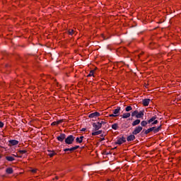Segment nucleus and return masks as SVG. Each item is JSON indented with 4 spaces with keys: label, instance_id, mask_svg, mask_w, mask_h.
Masks as SVG:
<instances>
[{
    "label": "nucleus",
    "instance_id": "ddd939ff",
    "mask_svg": "<svg viewBox=\"0 0 181 181\" xmlns=\"http://www.w3.org/2000/svg\"><path fill=\"white\" fill-rule=\"evenodd\" d=\"M83 139H84V136H81L80 137H77L76 139V141L78 143V144H81L83 142Z\"/></svg>",
    "mask_w": 181,
    "mask_h": 181
},
{
    "label": "nucleus",
    "instance_id": "c85d7f7f",
    "mask_svg": "<svg viewBox=\"0 0 181 181\" xmlns=\"http://www.w3.org/2000/svg\"><path fill=\"white\" fill-rule=\"evenodd\" d=\"M153 131H154L155 133L159 132V131H160V126L157 128L154 127V129Z\"/></svg>",
    "mask_w": 181,
    "mask_h": 181
},
{
    "label": "nucleus",
    "instance_id": "c9c22d12",
    "mask_svg": "<svg viewBox=\"0 0 181 181\" xmlns=\"http://www.w3.org/2000/svg\"><path fill=\"white\" fill-rule=\"evenodd\" d=\"M33 173H36V170H32Z\"/></svg>",
    "mask_w": 181,
    "mask_h": 181
},
{
    "label": "nucleus",
    "instance_id": "2f4dec72",
    "mask_svg": "<svg viewBox=\"0 0 181 181\" xmlns=\"http://www.w3.org/2000/svg\"><path fill=\"white\" fill-rule=\"evenodd\" d=\"M156 124H158V120L155 119L154 122L151 124L156 125Z\"/></svg>",
    "mask_w": 181,
    "mask_h": 181
},
{
    "label": "nucleus",
    "instance_id": "f03ea898",
    "mask_svg": "<svg viewBox=\"0 0 181 181\" xmlns=\"http://www.w3.org/2000/svg\"><path fill=\"white\" fill-rule=\"evenodd\" d=\"M143 128L141 126L136 127L134 130L132 132L133 135H138L141 131Z\"/></svg>",
    "mask_w": 181,
    "mask_h": 181
},
{
    "label": "nucleus",
    "instance_id": "58836bf2",
    "mask_svg": "<svg viewBox=\"0 0 181 181\" xmlns=\"http://www.w3.org/2000/svg\"><path fill=\"white\" fill-rule=\"evenodd\" d=\"M107 181H112V180H107Z\"/></svg>",
    "mask_w": 181,
    "mask_h": 181
},
{
    "label": "nucleus",
    "instance_id": "6e6552de",
    "mask_svg": "<svg viewBox=\"0 0 181 181\" xmlns=\"http://www.w3.org/2000/svg\"><path fill=\"white\" fill-rule=\"evenodd\" d=\"M149 103H151V99L143 100V105L144 107H148V105H149Z\"/></svg>",
    "mask_w": 181,
    "mask_h": 181
},
{
    "label": "nucleus",
    "instance_id": "7ed1b4c3",
    "mask_svg": "<svg viewBox=\"0 0 181 181\" xmlns=\"http://www.w3.org/2000/svg\"><path fill=\"white\" fill-rule=\"evenodd\" d=\"M125 142H127V140L125 139V138L122 137L117 140L116 144L117 145H122V144H125Z\"/></svg>",
    "mask_w": 181,
    "mask_h": 181
},
{
    "label": "nucleus",
    "instance_id": "a878e982",
    "mask_svg": "<svg viewBox=\"0 0 181 181\" xmlns=\"http://www.w3.org/2000/svg\"><path fill=\"white\" fill-rule=\"evenodd\" d=\"M125 111L127 112H129V111H132V106H127L126 108H125Z\"/></svg>",
    "mask_w": 181,
    "mask_h": 181
},
{
    "label": "nucleus",
    "instance_id": "9b49d317",
    "mask_svg": "<svg viewBox=\"0 0 181 181\" xmlns=\"http://www.w3.org/2000/svg\"><path fill=\"white\" fill-rule=\"evenodd\" d=\"M135 139V134H131L127 137V141L131 142V141H134Z\"/></svg>",
    "mask_w": 181,
    "mask_h": 181
},
{
    "label": "nucleus",
    "instance_id": "20e7f679",
    "mask_svg": "<svg viewBox=\"0 0 181 181\" xmlns=\"http://www.w3.org/2000/svg\"><path fill=\"white\" fill-rule=\"evenodd\" d=\"M101 127H102L101 123H98V122L96 123L95 122L93 123V127L95 131H98V129H100Z\"/></svg>",
    "mask_w": 181,
    "mask_h": 181
},
{
    "label": "nucleus",
    "instance_id": "cd10ccee",
    "mask_svg": "<svg viewBox=\"0 0 181 181\" xmlns=\"http://www.w3.org/2000/svg\"><path fill=\"white\" fill-rule=\"evenodd\" d=\"M136 115H138V110H135L132 112V117H136Z\"/></svg>",
    "mask_w": 181,
    "mask_h": 181
},
{
    "label": "nucleus",
    "instance_id": "412c9836",
    "mask_svg": "<svg viewBox=\"0 0 181 181\" xmlns=\"http://www.w3.org/2000/svg\"><path fill=\"white\" fill-rule=\"evenodd\" d=\"M6 159L8 160V162H13V160H15V158L12 156H7Z\"/></svg>",
    "mask_w": 181,
    "mask_h": 181
},
{
    "label": "nucleus",
    "instance_id": "f257e3e1",
    "mask_svg": "<svg viewBox=\"0 0 181 181\" xmlns=\"http://www.w3.org/2000/svg\"><path fill=\"white\" fill-rule=\"evenodd\" d=\"M74 139H76L74 136L69 135L67 136V138L65 139V144H66L67 145H71V144L74 142Z\"/></svg>",
    "mask_w": 181,
    "mask_h": 181
},
{
    "label": "nucleus",
    "instance_id": "b1692460",
    "mask_svg": "<svg viewBox=\"0 0 181 181\" xmlns=\"http://www.w3.org/2000/svg\"><path fill=\"white\" fill-rule=\"evenodd\" d=\"M69 33L70 34V35H76L77 33L74 30H73V29H70V30H69Z\"/></svg>",
    "mask_w": 181,
    "mask_h": 181
},
{
    "label": "nucleus",
    "instance_id": "39448f33",
    "mask_svg": "<svg viewBox=\"0 0 181 181\" xmlns=\"http://www.w3.org/2000/svg\"><path fill=\"white\" fill-rule=\"evenodd\" d=\"M57 139L59 141V142H63L64 139H66V134H61L59 136L57 137Z\"/></svg>",
    "mask_w": 181,
    "mask_h": 181
},
{
    "label": "nucleus",
    "instance_id": "9d476101",
    "mask_svg": "<svg viewBox=\"0 0 181 181\" xmlns=\"http://www.w3.org/2000/svg\"><path fill=\"white\" fill-rule=\"evenodd\" d=\"M139 124H141V120L137 119L132 122V127H136V125H139Z\"/></svg>",
    "mask_w": 181,
    "mask_h": 181
},
{
    "label": "nucleus",
    "instance_id": "4468645a",
    "mask_svg": "<svg viewBox=\"0 0 181 181\" xmlns=\"http://www.w3.org/2000/svg\"><path fill=\"white\" fill-rule=\"evenodd\" d=\"M100 134H103V130H98L97 132H93L92 136H95V135H100Z\"/></svg>",
    "mask_w": 181,
    "mask_h": 181
},
{
    "label": "nucleus",
    "instance_id": "f8f14e48",
    "mask_svg": "<svg viewBox=\"0 0 181 181\" xmlns=\"http://www.w3.org/2000/svg\"><path fill=\"white\" fill-rule=\"evenodd\" d=\"M144 117V111L138 112L137 115H136V118H143Z\"/></svg>",
    "mask_w": 181,
    "mask_h": 181
},
{
    "label": "nucleus",
    "instance_id": "f3484780",
    "mask_svg": "<svg viewBox=\"0 0 181 181\" xmlns=\"http://www.w3.org/2000/svg\"><path fill=\"white\" fill-rule=\"evenodd\" d=\"M9 144H11V145L15 146V145H18V144H19V141L17 140H10L9 141Z\"/></svg>",
    "mask_w": 181,
    "mask_h": 181
},
{
    "label": "nucleus",
    "instance_id": "6ab92c4d",
    "mask_svg": "<svg viewBox=\"0 0 181 181\" xmlns=\"http://www.w3.org/2000/svg\"><path fill=\"white\" fill-rule=\"evenodd\" d=\"M6 172L8 175H11V173H13V169H12L11 168H8L6 170Z\"/></svg>",
    "mask_w": 181,
    "mask_h": 181
},
{
    "label": "nucleus",
    "instance_id": "c756f323",
    "mask_svg": "<svg viewBox=\"0 0 181 181\" xmlns=\"http://www.w3.org/2000/svg\"><path fill=\"white\" fill-rule=\"evenodd\" d=\"M98 123L101 124V127H103V124H105V122L101 120V121L98 122Z\"/></svg>",
    "mask_w": 181,
    "mask_h": 181
},
{
    "label": "nucleus",
    "instance_id": "1a4fd4ad",
    "mask_svg": "<svg viewBox=\"0 0 181 181\" xmlns=\"http://www.w3.org/2000/svg\"><path fill=\"white\" fill-rule=\"evenodd\" d=\"M47 155H48V156H49L50 158H53V156H54V155H56V152H54L53 151L48 150Z\"/></svg>",
    "mask_w": 181,
    "mask_h": 181
},
{
    "label": "nucleus",
    "instance_id": "393cba45",
    "mask_svg": "<svg viewBox=\"0 0 181 181\" xmlns=\"http://www.w3.org/2000/svg\"><path fill=\"white\" fill-rule=\"evenodd\" d=\"M112 129H115V130L118 129V124H117V123L113 124L112 125Z\"/></svg>",
    "mask_w": 181,
    "mask_h": 181
},
{
    "label": "nucleus",
    "instance_id": "ea45409f",
    "mask_svg": "<svg viewBox=\"0 0 181 181\" xmlns=\"http://www.w3.org/2000/svg\"><path fill=\"white\" fill-rule=\"evenodd\" d=\"M1 158H2V156L0 155V159H1Z\"/></svg>",
    "mask_w": 181,
    "mask_h": 181
},
{
    "label": "nucleus",
    "instance_id": "72a5a7b5",
    "mask_svg": "<svg viewBox=\"0 0 181 181\" xmlns=\"http://www.w3.org/2000/svg\"><path fill=\"white\" fill-rule=\"evenodd\" d=\"M69 151H70V148H65V149H64V152H69Z\"/></svg>",
    "mask_w": 181,
    "mask_h": 181
},
{
    "label": "nucleus",
    "instance_id": "423d86ee",
    "mask_svg": "<svg viewBox=\"0 0 181 181\" xmlns=\"http://www.w3.org/2000/svg\"><path fill=\"white\" fill-rule=\"evenodd\" d=\"M101 115L98 112H95L89 115V118H97V117H100Z\"/></svg>",
    "mask_w": 181,
    "mask_h": 181
},
{
    "label": "nucleus",
    "instance_id": "bb28decb",
    "mask_svg": "<svg viewBox=\"0 0 181 181\" xmlns=\"http://www.w3.org/2000/svg\"><path fill=\"white\" fill-rule=\"evenodd\" d=\"M76 149H78V146L69 148V151L73 152L74 151H76Z\"/></svg>",
    "mask_w": 181,
    "mask_h": 181
},
{
    "label": "nucleus",
    "instance_id": "0eeeda50",
    "mask_svg": "<svg viewBox=\"0 0 181 181\" xmlns=\"http://www.w3.org/2000/svg\"><path fill=\"white\" fill-rule=\"evenodd\" d=\"M120 111H121V107H117V109H115V110H113V114H115V115L116 117H118V115H119Z\"/></svg>",
    "mask_w": 181,
    "mask_h": 181
},
{
    "label": "nucleus",
    "instance_id": "5701e85b",
    "mask_svg": "<svg viewBox=\"0 0 181 181\" xmlns=\"http://www.w3.org/2000/svg\"><path fill=\"white\" fill-rule=\"evenodd\" d=\"M148 122L145 121V120H143L141 122V127H146L148 125Z\"/></svg>",
    "mask_w": 181,
    "mask_h": 181
},
{
    "label": "nucleus",
    "instance_id": "4c0bfd02",
    "mask_svg": "<svg viewBox=\"0 0 181 181\" xmlns=\"http://www.w3.org/2000/svg\"><path fill=\"white\" fill-rule=\"evenodd\" d=\"M17 158H21V156H17Z\"/></svg>",
    "mask_w": 181,
    "mask_h": 181
},
{
    "label": "nucleus",
    "instance_id": "e433bc0d",
    "mask_svg": "<svg viewBox=\"0 0 181 181\" xmlns=\"http://www.w3.org/2000/svg\"><path fill=\"white\" fill-rule=\"evenodd\" d=\"M81 131H86V129L83 128V129H81Z\"/></svg>",
    "mask_w": 181,
    "mask_h": 181
},
{
    "label": "nucleus",
    "instance_id": "7c9ffc66",
    "mask_svg": "<svg viewBox=\"0 0 181 181\" xmlns=\"http://www.w3.org/2000/svg\"><path fill=\"white\" fill-rule=\"evenodd\" d=\"M19 153H26V151L25 150H21V151H19Z\"/></svg>",
    "mask_w": 181,
    "mask_h": 181
},
{
    "label": "nucleus",
    "instance_id": "a211bd4d",
    "mask_svg": "<svg viewBox=\"0 0 181 181\" xmlns=\"http://www.w3.org/2000/svg\"><path fill=\"white\" fill-rule=\"evenodd\" d=\"M153 129H155V127H151V128H149V129H146L145 131L146 135H148V134L152 132V131H153Z\"/></svg>",
    "mask_w": 181,
    "mask_h": 181
},
{
    "label": "nucleus",
    "instance_id": "f704fd0d",
    "mask_svg": "<svg viewBox=\"0 0 181 181\" xmlns=\"http://www.w3.org/2000/svg\"><path fill=\"white\" fill-rule=\"evenodd\" d=\"M109 117H117V116H115V115L113 113V114L109 115Z\"/></svg>",
    "mask_w": 181,
    "mask_h": 181
},
{
    "label": "nucleus",
    "instance_id": "dca6fc26",
    "mask_svg": "<svg viewBox=\"0 0 181 181\" xmlns=\"http://www.w3.org/2000/svg\"><path fill=\"white\" fill-rule=\"evenodd\" d=\"M62 122H63V120H58L56 122H53L51 125H52V127H54L56 125H59V124H62Z\"/></svg>",
    "mask_w": 181,
    "mask_h": 181
},
{
    "label": "nucleus",
    "instance_id": "4be33fe9",
    "mask_svg": "<svg viewBox=\"0 0 181 181\" xmlns=\"http://www.w3.org/2000/svg\"><path fill=\"white\" fill-rule=\"evenodd\" d=\"M155 119H156V116L152 117L150 119H148V124L153 122Z\"/></svg>",
    "mask_w": 181,
    "mask_h": 181
},
{
    "label": "nucleus",
    "instance_id": "473e14b6",
    "mask_svg": "<svg viewBox=\"0 0 181 181\" xmlns=\"http://www.w3.org/2000/svg\"><path fill=\"white\" fill-rule=\"evenodd\" d=\"M0 128H4V122L0 121Z\"/></svg>",
    "mask_w": 181,
    "mask_h": 181
},
{
    "label": "nucleus",
    "instance_id": "aec40b11",
    "mask_svg": "<svg viewBox=\"0 0 181 181\" xmlns=\"http://www.w3.org/2000/svg\"><path fill=\"white\" fill-rule=\"evenodd\" d=\"M95 71V70H91L88 75L87 76V77H94V73Z\"/></svg>",
    "mask_w": 181,
    "mask_h": 181
},
{
    "label": "nucleus",
    "instance_id": "2eb2a0df",
    "mask_svg": "<svg viewBox=\"0 0 181 181\" xmlns=\"http://www.w3.org/2000/svg\"><path fill=\"white\" fill-rule=\"evenodd\" d=\"M129 117H131V113L127 112L122 115V118L127 119V118H129Z\"/></svg>",
    "mask_w": 181,
    "mask_h": 181
}]
</instances>
